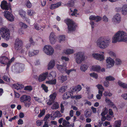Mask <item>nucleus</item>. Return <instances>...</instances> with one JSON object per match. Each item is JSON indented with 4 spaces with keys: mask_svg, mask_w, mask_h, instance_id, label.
Here are the masks:
<instances>
[{
    "mask_svg": "<svg viewBox=\"0 0 127 127\" xmlns=\"http://www.w3.org/2000/svg\"><path fill=\"white\" fill-rule=\"evenodd\" d=\"M70 124V123L68 121H66L64 119L63 121L62 124L64 127H68L69 126Z\"/></svg>",
    "mask_w": 127,
    "mask_h": 127,
    "instance_id": "42",
    "label": "nucleus"
},
{
    "mask_svg": "<svg viewBox=\"0 0 127 127\" xmlns=\"http://www.w3.org/2000/svg\"><path fill=\"white\" fill-rule=\"evenodd\" d=\"M56 66L60 72H64L65 70L66 67L64 65H60L57 63Z\"/></svg>",
    "mask_w": 127,
    "mask_h": 127,
    "instance_id": "19",
    "label": "nucleus"
},
{
    "mask_svg": "<svg viewBox=\"0 0 127 127\" xmlns=\"http://www.w3.org/2000/svg\"><path fill=\"white\" fill-rule=\"evenodd\" d=\"M122 97L124 99L127 100V93L122 94Z\"/></svg>",
    "mask_w": 127,
    "mask_h": 127,
    "instance_id": "61",
    "label": "nucleus"
},
{
    "mask_svg": "<svg viewBox=\"0 0 127 127\" xmlns=\"http://www.w3.org/2000/svg\"><path fill=\"white\" fill-rule=\"evenodd\" d=\"M74 52V51L72 49H67L65 51V53L67 55L72 54Z\"/></svg>",
    "mask_w": 127,
    "mask_h": 127,
    "instance_id": "34",
    "label": "nucleus"
},
{
    "mask_svg": "<svg viewBox=\"0 0 127 127\" xmlns=\"http://www.w3.org/2000/svg\"><path fill=\"white\" fill-rule=\"evenodd\" d=\"M121 20V18L120 14L116 15L113 19L112 21L114 23H119Z\"/></svg>",
    "mask_w": 127,
    "mask_h": 127,
    "instance_id": "18",
    "label": "nucleus"
},
{
    "mask_svg": "<svg viewBox=\"0 0 127 127\" xmlns=\"http://www.w3.org/2000/svg\"><path fill=\"white\" fill-rule=\"evenodd\" d=\"M95 19V21L96 22H98L99 21H100L102 19V18L98 16H96Z\"/></svg>",
    "mask_w": 127,
    "mask_h": 127,
    "instance_id": "62",
    "label": "nucleus"
},
{
    "mask_svg": "<svg viewBox=\"0 0 127 127\" xmlns=\"http://www.w3.org/2000/svg\"><path fill=\"white\" fill-rule=\"evenodd\" d=\"M26 4L27 7L29 8H30L32 6L31 3L29 0L27 1Z\"/></svg>",
    "mask_w": 127,
    "mask_h": 127,
    "instance_id": "56",
    "label": "nucleus"
},
{
    "mask_svg": "<svg viewBox=\"0 0 127 127\" xmlns=\"http://www.w3.org/2000/svg\"><path fill=\"white\" fill-rule=\"evenodd\" d=\"M65 21L68 26L69 32H73L75 30L76 25L72 20L67 19L65 20Z\"/></svg>",
    "mask_w": 127,
    "mask_h": 127,
    "instance_id": "7",
    "label": "nucleus"
},
{
    "mask_svg": "<svg viewBox=\"0 0 127 127\" xmlns=\"http://www.w3.org/2000/svg\"><path fill=\"white\" fill-rule=\"evenodd\" d=\"M0 6L2 9L5 10H8L10 8V4L4 0L1 2Z\"/></svg>",
    "mask_w": 127,
    "mask_h": 127,
    "instance_id": "15",
    "label": "nucleus"
},
{
    "mask_svg": "<svg viewBox=\"0 0 127 127\" xmlns=\"http://www.w3.org/2000/svg\"><path fill=\"white\" fill-rule=\"evenodd\" d=\"M53 117H55V118L56 117H61L62 115L60 113V112L58 111H57L54 112L53 114Z\"/></svg>",
    "mask_w": 127,
    "mask_h": 127,
    "instance_id": "32",
    "label": "nucleus"
},
{
    "mask_svg": "<svg viewBox=\"0 0 127 127\" xmlns=\"http://www.w3.org/2000/svg\"><path fill=\"white\" fill-rule=\"evenodd\" d=\"M34 99L36 101H38L39 102L41 103L42 101L41 99L39 98L37 96H34Z\"/></svg>",
    "mask_w": 127,
    "mask_h": 127,
    "instance_id": "58",
    "label": "nucleus"
},
{
    "mask_svg": "<svg viewBox=\"0 0 127 127\" xmlns=\"http://www.w3.org/2000/svg\"><path fill=\"white\" fill-rule=\"evenodd\" d=\"M27 13L28 15L30 16H33L35 14V12L34 11L31 10H28Z\"/></svg>",
    "mask_w": 127,
    "mask_h": 127,
    "instance_id": "40",
    "label": "nucleus"
},
{
    "mask_svg": "<svg viewBox=\"0 0 127 127\" xmlns=\"http://www.w3.org/2000/svg\"><path fill=\"white\" fill-rule=\"evenodd\" d=\"M19 14L23 19H26V12L25 11L22 9L20 10L19 11Z\"/></svg>",
    "mask_w": 127,
    "mask_h": 127,
    "instance_id": "29",
    "label": "nucleus"
},
{
    "mask_svg": "<svg viewBox=\"0 0 127 127\" xmlns=\"http://www.w3.org/2000/svg\"><path fill=\"white\" fill-rule=\"evenodd\" d=\"M72 93L70 92H66L64 94L63 96V98L64 100H66L72 96Z\"/></svg>",
    "mask_w": 127,
    "mask_h": 127,
    "instance_id": "21",
    "label": "nucleus"
},
{
    "mask_svg": "<svg viewBox=\"0 0 127 127\" xmlns=\"http://www.w3.org/2000/svg\"><path fill=\"white\" fill-rule=\"evenodd\" d=\"M55 65V62L53 60H51L49 63L48 66V69H51L54 67Z\"/></svg>",
    "mask_w": 127,
    "mask_h": 127,
    "instance_id": "23",
    "label": "nucleus"
},
{
    "mask_svg": "<svg viewBox=\"0 0 127 127\" xmlns=\"http://www.w3.org/2000/svg\"><path fill=\"white\" fill-rule=\"evenodd\" d=\"M3 79L5 81L8 82H9L10 80V78L8 77L7 76H4L3 77Z\"/></svg>",
    "mask_w": 127,
    "mask_h": 127,
    "instance_id": "53",
    "label": "nucleus"
},
{
    "mask_svg": "<svg viewBox=\"0 0 127 127\" xmlns=\"http://www.w3.org/2000/svg\"><path fill=\"white\" fill-rule=\"evenodd\" d=\"M118 84L120 86L124 88H127V84L121 81H119L118 82Z\"/></svg>",
    "mask_w": 127,
    "mask_h": 127,
    "instance_id": "36",
    "label": "nucleus"
},
{
    "mask_svg": "<svg viewBox=\"0 0 127 127\" xmlns=\"http://www.w3.org/2000/svg\"><path fill=\"white\" fill-rule=\"evenodd\" d=\"M108 53L111 57H116V55L115 53L112 51H110L108 52Z\"/></svg>",
    "mask_w": 127,
    "mask_h": 127,
    "instance_id": "46",
    "label": "nucleus"
},
{
    "mask_svg": "<svg viewBox=\"0 0 127 127\" xmlns=\"http://www.w3.org/2000/svg\"><path fill=\"white\" fill-rule=\"evenodd\" d=\"M121 120H119L116 121L114 123L113 127H121Z\"/></svg>",
    "mask_w": 127,
    "mask_h": 127,
    "instance_id": "27",
    "label": "nucleus"
},
{
    "mask_svg": "<svg viewBox=\"0 0 127 127\" xmlns=\"http://www.w3.org/2000/svg\"><path fill=\"white\" fill-rule=\"evenodd\" d=\"M90 76L93 77L95 79H97L98 77L97 74L94 72L90 73Z\"/></svg>",
    "mask_w": 127,
    "mask_h": 127,
    "instance_id": "47",
    "label": "nucleus"
},
{
    "mask_svg": "<svg viewBox=\"0 0 127 127\" xmlns=\"http://www.w3.org/2000/svg\"><path fill=\"white\" fill-rule=\"evenodd\" d=\"M105 101L106 103L111 105L112 107L117 109L116 106L109 99L106 97L105 98Z\"/></svg>",
    "mask_w": 127,
    "mask_h": 127,
    "instance_id": "22",
    "label": "nucleus"
},
{
    "mask_svg": "<svg viewBox=\"0 0 127 127\" xmlns=\"http://www.w3.org/2000/svg\"><path fill=\"white\" fill-rule=\"evenodd\" d=\"M106 61L107 68H110L114 66L115 61L114 59L110 57H107Z\"/></svg>",
    "mask_w": 127,
    "mask_h": 127,
    "instance_id": "12",
    "label": "nucleus"
},
{
    "mask_svg": "<svg viewBox=\"0 0 127 127\" xmlns=\"http://www.w3.org/2000/svg\"><path fill=\"white\" fill-rule=\"evenodd\" d=\"M0 34L2 38L6 40L8 39L10 37L8 30L7 28H2L0 29Z\"/></svg>",
    "mask_w": 127,
    "mask_h": 127,
    "instance_id": "8",
    "label": "nucleus"
},
{
    "mask_svg": "<svg viewBox=\"0 0 127 127\" xmlns=\"http://www.w3.org/2000/svg\"><path fill=\"white\" fill-rule=\"evenodd\" d=\"M59 104L57 102H54L53 104L51 107V108L53 109H56L58 108L59 107Z\"/></svg>",
    "mask_w": 127,
    "mask_h": 127,
    "instance_id": "38",
    "label": "nucleus"
},
{
    "mask_svg": "<svg viewBox=\"0 0 127 127\" xmlns=\"http://www.w3.org/2000/svg\"><path fill=\"white\" fill-rule=\"evenodd\" d=\"M43 123V121L41 120H38L36 122V124L37 126H41Z\"/></svg>",
    "mask_w": 127,
    "mask_h": 127,
    "instance_id": "54",
    "label": "nucleus"
},
{
    "mask_svg": "<svg viewBox=\"0 0 127 127\" xmlns=\"http://www.w3.org/2000/svg\"><path fill=\"white\" fill-rule=\"evenodd\" d=\"M84 115L86 118H89L91 116L92 112L89 110L87 109L85 111Z\"/></svg>",
    "mask_w": 127,
    "mask_h": 127,
    "instance_id": "33",
    "label": "nucleus"
},
{
    "mask_svg": "<svg viewBox=\"0 0 127 127\" xmlns=\"http://www.w3.org/2000/svg\"><path fill=\"white\" fill-rule=\"evenodd\" d=\"M105 79L106 80L109 81H112L115 80V78L113 77L109 76H107L106 77Z\"/></svg>",
    "mask_w": 127,
    "mask_h": 127,
    "instance_id": "43",
    "label": "nucleus"
},
{
    "mask_svg": "<svg viewBox=\"0 0 127 127\" xmlns=\"http://www.w3.org/2000/svg\"><path fill=\"white\" fill-rule=\"evenodd\" d=\"M41 87L45 92H48V87L46 86L44 84H42Z\"/></svg>",
    "mask_w": 127,
    "mask_h": 127,
    "instance_id": "50",
    "label": "nucleus"
},
{
    "mask_svg": "<svg viewBox=\"0 0 127 127\" xmlns=\"http://www.w3.org/2000/svg\"><path fill=\"white\" fill-rule=\"evenodd\" d=\"M103 95L105 96H111L112 95V93L107 91H105L103 94Z\"/></svg>",
    "mask_w": 127,
    "mask_h": 127,
    "instance_id": "45",
    "label": "nucleus"
},
{
    "mask_svg": "<svg viewBox=\"0 0 127 127\" xmlns=\"http://www.w3.org/2000/svg\"><path fill=\"white\" fill-rule=\"evenodd\" d=\"M34 27L35 29L37 30H39L41 29V27L38 24H35L34 25Z\"/></svg>",
    "mask_w": 127,
    "mask_h": 127,
    "instance_id": "57",
    "label": "nucleus"
},
{
    "mask_svg": "<svg viewBox=\"0 0 127 127\" xmlns=\"http://www.w3.org/2000/svg\"><path fill=\"white\" fill-rule=\"evenodd\" d=\"M69 115L71 117H73L74 115V111L71 110H70L69 112Z\"/></svg>",
    "mask_w": 127,
    "mask_h": 127,
    "instance_id": "64",
    "label": "nucleus"
},
{
    "mask_svg": "<svg viewBox=\"0 0 127 127\" xmlns=\"http://www.w3.org/2000/svg\"><path fill=\"white\" fill-rule=\"evenodd\" d=\"M61 4V3L60 2H58L55 4H52L51 5L50 9H53L58 8L60 6Z\"/></svg>",
    "mask_w": 127,
    "mask_h": 127,
    "instance_id": "31",
    "label": "nucleus"
},
{
    "mask_svg": "<svg viewBox=\"0 0 127 127\" xmlns=\"http://www.w3.org/2000/svg\"><path fill=\"white\" fill-rule=\"evenodd\" d=\"M115 63L117 65H120L122 64V61L120 59L117 58L115 59Z\"/></svg>",
    "mask_w": 127,
    "mask_h": 127,
    "instance_id": "44",
    "label": "nucleus"
},
{
    "mask_svg": "<svg viewBox=\"0 0 127 127\" xmlns=\"http://www.w3.org/2000/svg\"><path fill=\"white\" fill-rule=\"evenodd\" d=\"M74 58L76 63L78 64H80L85 59V56L84 53L79 52L75 53Z\"/></svg>",
    "mask_w": 127,
    "mask_h": 127,
    "instance_id": "4",
    "label": "nucleus"
},
{
    "mask_svg": "<svg viewBox=\"0 0 127 127\" xmlns=\"http://www.w3.org/2000/svg\"><path fill=\"white\" fill-rule=\"evenodd\" d=\"M57 95L56 93L54 92L50 95L49 96V99L47 102V104L50 105L52 104L54 101L55 100Z\"/></svg>",
    "mask_w": 127,
    "mask_h": 127,
    "instance_id": "16",
    "label": "nucleus"
},
{
    "mask_svg": "<svg viewBox=\"0 0 127 127\" xmlns=\"http://www.w3.org/2000/svg\"><path fill=\"white\" fill-rule=\"evenodd\" d=\"M24 90L26 91H31L32 90V88L31 86H27L24 88Z\"/></svg>",
    "mask_w": 127,
    "mask_h": 127,
    "instance_id": "51",
    "label": "nucleus"
},
{
    "mask_svg": "<svg viewBox=\"0 0 127 127\" xmlns=\"http://www.w3.org/2000/svg\"><path fill=\"white\" fill-rule=\"evenodd\" d=\"M49 41L51 44H54L57 42V38L55 33L51 32L50 34L49 37Z\"/></svg>",
    "mask_w": 127,
    "mask_h": 127,
    "instance_id": "14",
    "label": "nucleus"
},
{
    "mask_svg": "<svg viewBox=\"0 0 127 127\" xmlns=\"http://www.w3.org/2000/svg\"><path fill=\"white\" fill-rule=\"evenodd\" d=\"M77 11L78 10L76 9H75L73 11V10L70 8V9L69 12V15L72 16H75L77 17L76 15L79 14V13L77 12Z\"/></svg>",
    "mask_w": 127,
    "mask_h": 127,
    "instance_id": "20",
    "label": "nucleus"
},
{
    "mask_svg": "<svg viewBox=\"0 0 127 127\" xmlns=\"http://www.w3.org/2000/svg\"><path fill=\"white\" fill-rule=\"evenodd\" d=\"M22 42L21 39L17 38L16 39L15 43V47L17 50H19L21 53L23 52L24 50L22 46Z\"/></svg>",
    "mask_w": 127,
    "mask_h": 127,
    "instance_id": "9",
    "label": "nucleus"
},
{
    "mask_svg": "<svg viewBox=\"0 0 127 127\" xmlns=\"http://www.w3.org/2000/svg\"><path fill=\"white\" fill-rule=\"evenodd\" d=\"M56 73L55 71H52L49 74L48 76V79L51 80L46 81V83L50 84H55L56 83V79H54L53 80L52 79L53 78H55L56 76Z\"/></svg>",
    "mask_w": 127,
    "mask_h": 127,
    "instance_id": "6",
    "label": "nucleus"
},
{
    "mask_svg": "<svg viewBox=\"0 0 127 127\" xmlns=\"http://www.w3.org/2000/svg\"><path fill=\"white\" fill-rule=\"evenodd\" d=\"M88 67V65L86 64H82L80 66V69L83 72H85L87 70Z\"/></svg>",
    "mask_w": 127,
    "mask_h": 127,
    "instance_id": "26",
    "label": "nucleus"
},
{
    "mask_svg": "<svg viewBox=\"0 0 127 127\" xmlns=\"http://www.w3.org/2000/svg\"><path fill=\"white\" fill-rule=\"evenodd\" d=\"M45 112V110H42V111L41 112L40 114L38 115V117L39 118L41 117L44 114Z\"/></svg>",
    "mask_w": 127,
    "mask_h": 127,
    "instance_id": "52",
    "label": "nucleus"
},
{
    "mask_svg": "<svg viewBox=\"0 0 127 127\" xmlns=\"http://www.w3.org/2000/svg\"><path fill=\"white\" fill-rule=\"evenodd\" d=\"M103 20L105 22H107L108 21V19L105 16H104L103 17Z\"/></svg>",
    "mask_w": 127,
    "mask_h": 127,
    "instance_id": "63",
    "label": "nucleus"
},
{
    "mask_svg": "<svg viewBox=\"0 0 127 127\" xmlns=\"http://www.w3.org/2000/svg\"><path fill=\"white\" fill-rule=\"evenodd\" d=\"M4 17L9 21L12 22L14 21V16L9 11H4Z\"/></svg>",
    "mask_w": 127,
    "mask_h": 127,
    "instance_id": "13",
    "label": "nucleus"
},
{
    "mask_svg": "<svg viewBox=\"0 0 127 127\" xmlns=\"http://www.w3.org/2000/svg\"><path fill=\"white\" fill-rule=\"evenodd\" d=\"M67 88V86H64L61 87L59 89V92L61 93H63L65 92Z\"/></svg>",
    "mask_w": 127,
    "mask_h": 127,
    "instance_id": "35",
    "label": "nucleus"
},
{
    "mask_svg": "<svg viewBox=\"0 0 127 127\" xmlns=\"http://www.w3.org/2000/svg\"><path fill=\"white\" fill-rule=\"evenodd\" d=\"M101 54L98 53H93L92 54V56L94 58L100 61L104 60V52H101Z\"/></svg>",
    "mask_w": 127,
    "mask_h": 127,
    "instance_id": "10",
    "label": "nucleus"
},
{
    "mask_svg": "<svg viewBox=\"0 0 127 127\" xmlns=\"http://www.w3.org/2000/svg\"><path fill=\"white\" fill-rule=\"evenodd\" d=\"M19 25L21 29H25L27 28V25L22 22H20Z\"/></svg>",
    "mask_w": 127,
    "mask_h": 127,
    "instance_id": "39",
    "label": "nucleus"
},
{
    "mask_svg": "<svg viewBox=\"0 0 127 127\" xmlns=\"http://www.w3.org/2000/svg\"><path fill=\"white\" fill-rule=\"evenodd\" d=\"M122 13L124 15L127 14V5H124L122 8Z\"/></svg>",
    "mask_w": 127,
    "mask_h": 127,
    "instance_id": "25",
    "label": "nucleus"
},
{
    "mask_svg": "<svg viewBox=\"0 0 127 127\" xmlns=\"http://www.w3.org/2000/svg\"><path fill=\"white\" fill-rule=\"evenodd\" d=\"M48 74V72H46L41 74L38 77L36 75H35L34 78L35 79H37L39 82H42L46 79Z\"/></svg>",
    "mask_w": 127,
    "mask_h": 127,
    "instance_id": "11",
    "label": "nucleus"
},
{
    "mask_svg": "<svg viewBox=\"0 0 127 127\" xmlns=\"http://www.w3.org/2000/svg\"><path fill=\"white\" fill-rule=\"evenodd\" d=\"M43 50L46 55L49 56L52 55L54 52V50L52 47L50 45H47L44 46Z\"/></svg>",
    "mask_w": 127,
    "mask_h": 127,
    "instance_id": "5",
    "label": "nucleus"
},
{
    "mask_svg": "<svg viewBox=\"0 0 127 127\" xmlns=\"http://www.w3.org/2000/svg\"><path fill=\"white\" fill-rule=\"evenodd\" d=\"M101 68L98 65H94L91 68V69L94 71L97 72L100 71Z\"/></svg>",
    "mask_w": 127,
    "mask_h": 127,
    "instance_id": "24",
    "label": "nucleus"
},
{
    "mask_svg": "<svg viewBox=\"0 0 127 127\" xmlns=\"http://www.w3.org/2000/svg\"><path fill=\"white\" fill-rule=\"evenodd\" d=\"M108 111L107 109L105 107L104 108V111H103L101 114V115L102 116H105L107 113Z\"/></svg>",
    "mask_w": 127,
    "mask_h": 127,
    "instance_id": "48",
    "label": "nucleus"
},
{
    "mask_svg": "<svg viewBox=\"0 0 127 127\" xmlns=\"http://www.w3.org/2000/svg\"><path fill=\"white\" fill-rule=\"evenodd\" d=\"M127 42V33L123 31H119L113 36L112 39L113 43L117 42Z\"/></svg>",
    "mask_w": 127,
    "mask_h": 127,
    "instance_id": "1",
    "label": "nucleus"
},
{
    "mask_svg": "<svg viewBox=\"0 0 127 127\" xmlns=\"http://www.w3.org/2000/svg\"><path fill=\"white\" fill-rule=\"evenodd\" d=\"M58 39L59 42L61 43L65 40V37L64 35H60L59 36Z\"/></svg>",
    "mask_w": 127,
    "mask_h": 127,
    "instance_id": "41",
    "label": "nucleus"
},
{
    "mask_svg": "<svg viewBox=\"0 0 127 127\" xmlns=\"http://www.w3.org/2000/svg\"><path fill=\"white\" fill-rule=\"evenodd\" d=\"M58 79L62 83L64 82L67 80V76L66 75H61L58 77Z\"/></svg>",
    "mask_w": 127,
    "mask_h": 127,
    "instance_id": "28",
    "label": "nucleus"
},
{
    "mask_svg": "<svg viewBox=\"0 0 127 127\" xmlns=\"http://www.w3.org/2000/svg\"><path fill=\"white\" fill-rule=\"evenodd\" d=\"M13 87L15 89L18 90L21 89L24 87L21 84H16L13 85Z\"/></svg>",
    "mask_w": 127,
    "mask_h": 127,
    "instance_id": "30",
    "label": "nucleus"
},
{
    "mask_svg": "<svg viewBox=\"0 0 127 127\" xmlns=\"http://www.w3.org/2000/svg\"><path fill=\"white\" fill-rule=\"evenodd\" d=\"M31 97L29 95H23L21 96L20 100L21 102L24 103V106L26 107H29L31 105Z\"/></svg>",
    "mask_w": 127,
    "mask_h": 127,
    "instance_id": "3",
    "label": "nucleus"
},
{
    "mask_svg": "<svg viewBox=\"0 0 127 127\" xmlns=\"http://www.w3.org/2000/svg\"><path fill=\"white\" fill-rule=\"evenodd\" d=\"M81 89V86L80 85H78L73 88L72 90L73 91L78 92L80 91Z\"/></svg>",
    "mask_w": 127,
    "mask_h": 127,
    "instance_id": "37",
    "label": "nucleus"
},
{
    "mask_svg": "<svg viewBox=\"0 0 127 127\" xmlns=\"http://www.w3.org/2000/svg\"><path fill=\"white\" fill-rule=\"evenodd\" d=\"M50 117H51V119H52V117H53V116L51 114V115H50V114H47L45 116L44 118V121H46Z\"/></svg>",
    "mask_w": 127,
    "mask_h": 127,
    "instance_id": "49",
    "label": "nucleus"
},
{
    "mask_svg": "<svg viewBox=\"0 0 127 127\" xmlns=\"http://www.w3.org/2000/svg\"><path fill=\"white\" fill-rule=\"evenodd\" d=\"M110 42V39L107 38L104 36H102L98 38L96 43L97 47L101 49H104L109 47Z\"/></svg>",
    "mask_w": 127,
    "mask_h": 127,
    "instance_id": "2",
    "label": "nucleus"
},
{
    "mask_svg": "<svg viewBox=\"0 0 127 127\" xmlns=\"http://www.w3.org/2000/svg\"><path fill=\"white\" fill-rule=\"evenodd\" d=\"M82 97V96L81 95H74L71 97L72 98H74L75 99H79Z\"/></svg>",
    "mask_w": 127,
    "mask_h": 127,
    "instance_id": "55",
    "label": "nucleus"
},
{
    "mask_svg": "<svg viewBox=\"0 0 127 127\" xmlns=\"http://www.w3.org/2000/svg\"><path fill=\"white\" fill-rule=\"evenodd\" d=\"M97 88L99 90H104V89L102 86L100 84H98L96 86Z\"/></svg>",
    "mask_w": 127,
    "mask_h": 127,
    "instance_id": "59",
    "label": "nucleus"
},
{
    "mask_svg": "<svg viewBox=\"0 0 127 127\" xmlns=\"http://www.w3.org/2000/svg\"><path fill=\"white\" fill-rule=\"evenodd\" d=\"M0 63L2 64H6L8 63L9 64L11 63L8 58L5 56L0 57Z\"/></svg>",
    "mask_w": 127,
    "mask_h": 127,
    "instance_id": "17",
    "label": "nucleus"
},
{
    "mask_svg": "<svg viewBox=\"0 0 127 127\" xmlns=\"http://www.w3.org/2000/svg\"><path fill=\"white\" fill-rule=\"evenodd\" d=\"M61 59L62 60H64L66 61H68L69 60V59L68 58L65 56H63L62 57Z\"/></svg>",
    "mask_w": 127,
    "mask_h": 127,
    "instance_id": "60",
    "label": "nucleus"
}]
</instances>
